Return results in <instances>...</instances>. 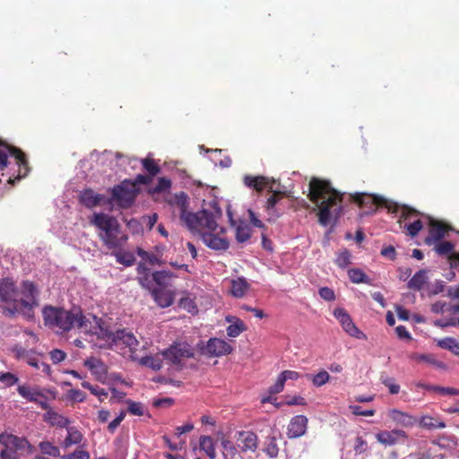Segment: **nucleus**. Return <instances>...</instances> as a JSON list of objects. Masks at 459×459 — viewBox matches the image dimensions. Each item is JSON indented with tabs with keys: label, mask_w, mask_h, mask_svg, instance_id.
<instances>
[{
	"label": "nucleus",
	"mask_w": 459,
	"mask_h": 459,
	"mask_svg": "<svg viewBox=\"0 0 459 459\" xmlns=\"http://www.w3.org/2000/svg\"><path fill=\"white\" fill-rule=\"evenodd\" d=\"M446 232V228L434 221L430 222L429 236L425 238L426 245L431 247L432 245L442 241Z\"/></svg>",
	"instance_id": "4be33fe9"
},
{
	"label": "nucleus",
	"mask_w": 459,
	"mask_h": 459,
	"mask_svg": "<svg viewBox=\"0 0 459 459\" xmlns=\"http://www.w3.org/2000/svg\"><path fill=\"white\" fill-rule=\"evenodd\" d=\"M405 227L408 230L409 235L411 237H415L421 230L423 224L420 220H416L413 222L407 224Z\"/></svg>",
	"instance_id": "864d4df0"
},
{
	"label": "nucleus",
	"mask_w": 459,
	"mask_h": 459,
	"mask_svg": "<svg viewBox=\"0 0 459 459\" xmlns=\"http://www.w3.org/2000/svg\"><path fill=\"white\" fill-rule=\"evenodd\" d=\"M234 439L240 453H255L258 447V437L253 431H237Z\"/></svg>",
	"instance_id": "9d476101"
},
{
	"label": "nucleus",
	"mask_w": 459,
	"mask_h": 459,
	"mask_svg": "<svg viewBox=\"0 0 459 459\" xmlns=\"http://www.w3.org/2000/svg\"><path fill=\"white\" fill-rule=\"evenodd\" d=\"M389 416L394 422L403 427L412 426L415 422V420L412 416L396 409L391 410Z\"/></svg>",
	"instance_id": "c85d7f7f"
},
{
	"label": "nucleus",
	"mask_w": 459,
	"mask_h": 459,
	"mask_svg": "<svg viewBox=\"0 0 459 459\" xmlns=\"http://www.w3.org/2000/svg\"><path fill=\"white\" fill-rule=\"evenodd\" d=\"M400 437L407 438L405 431L402 429L383 430L376 435L377 440L385 446L395 445Z\"/></svg>",
	"instance_id": "412c9836"
},
{
	"label": "nucleus",
	"mask_w": 459,
	"mask_h": 459,
	"mask_svg": "<svg viewBox=\"0 0 459 459\" xmlns=\"http://www.w3.org/2000/svg\"><path fill=\"white\" fill-rule=\"evenodd\" d=\"M248 284L245 279L238 278L232 281L231 284V294L236 298H241L245 295L247 290Z\"/></svg>",
	"instance_id": "58836bf2"
},
{
	"label": "nucleus",
	"mask_w": 459,
	"mask_h": 459,
	"mask_svg": "<svg viewBox=\"0 0 459 459\" xmlns=\"http://www.w3.org/2000/svg\"><path fill=\"white\" fill-rule=\"evenodd\" d=\"M428 281L427 271H418L408 281L407 286L413 290H420Z\"/></svg>",
	"instance_id": "c756f323"
},
{
	"label": "nucleus",
	"mask_w": 459,
	"mask_h": 459,
	"mask_svg": "<svg viewBox=\"0 0 459 459\" xmlns=\"http://www.w3.org/2000/svg\"><path fill=\"white\" fill-rule=\"evenodd\" d=\"M91 223L97 227L100 238L108 249L121 248L127 240V236L123 234L117 220L109 214L103 212L95 213Z\"/></svg>",
	"instance_id": "20e7f679"
},
{
	"label": "nucleus",
	"mask_w": 459,
	"mask_h": 459,
	"mask_svg": "<svg viewBox=\"0 0 459 459\" xmlns=\"http://www.w3.org/2000/svg\"><path fill=\"white\" fill-rule=\"evenodd\" d=\"M319 296L326 300V301H333L335 299V294L334 291L328 287H322L318 290Z\"/></svg>",
	"instance_id": "bf43d9fd"
},
{
	"label": "nucleus",
	"mask_w": 459,
	"mask_h": 459,
	"mask_svg": "<svg viewBox=\"0 0 459 459\" xmlns=\"http://www.w3.org/2000/svg\"><path fill=\"white\" fill-rule=\"evenodd\" d=\"M91 393L97 396L100 402L104 401L105 398L108 397V392L100 387L99 385H93V387L91 390Z\"/></svg>",
	"instance_id": "69168bd1"
},
{
	"label": "nucleus",
	"mask_w": 459,
	"mask_h": 459,
	"mask_svg": "<svg viewBox=\"0 0 459 459\" xmlns=\"http://www.w3.org/2000/svg\"><path fill=\"white\" fill-rule=\"evenodd\" d=\"M420 427L427 429H444L446 428V423L442 420L438 421L435 420L431 416H422L420 420Z\"/></svg>",
	"instance_id": "4c0bfd02"
},
{
	"label": "nucleus",
	"mask_w": 459,
	"mask_h": 459,
	"mask_svg": "<svg viewBox=\"0 0 459 459\" xmlns=\"http://www.w3.org/2000/svg\"><path fill=\"white\" fill-rule=\"evenodd\" d=\"M367 442L361 437H358L356 438V444L354 446V450L357 454H361L367 449Z\"/></svg>",
	"instance_id": "774afa93"
},
{
	"label": "nucleus",
	"mask_w": 459,
	"mask_h": 459,
	"mask_svg": "<svg viewBox=\"0 0 459 459\" xmlns=\"http://www.w3.org/2000/svg\"><path fill=\"white\" fill-rule=\"evenodd\" d=\"M137 253L139 256H141L143 260H145L151 264L160 265L161 264L160 260L157 257V255L152 253H149L143 249H138Z\"/></svg>",
	"instance_id": "603ef678"
},
{
	"label": "nucleus",
	"mask_w": 459,
	"mask_h": 459,
	"mask_svg": "<svg viewBox=\"0 0 459 459\" xmlns=\"http://www.w3.org/2000/svg\"><path fill=\"white\" fill-rule=\"evenodd\" d=\"M10 154L12 156H14L16 160V163L19 167V174L14 179H10V182L13 184L15 180H20L21 178L27 176L29 173V167H28V161L26 160L25 154L22 153L19 149L16 148H11Z\"/></svg>",
	"instance_id": "5701e85b"
},
{
	"label": "nucleus",
	"mask_w": 459,
	"mask_h": 459,
	"mask_svg": "<svg viewBox=\"0 0 459 459\" xmlns=\"http://www.w3.org/2000/svg\"><path fill=\"white\" fill-rule=\"evenodd\" d=\"M333 316L349 335L359 340L366 339L365 333L355 325L350 315L343 308L338 307L334 309Z\"/></svg>",
	"instance_id": "9b49d317"
},
{
	"label": "nucleus",
	"mask_w": 459,
	"mask_h": 459,
	"mask_svg": "<svg viewBox=\"0 0 459 459\" xmlns=\"http://www.w3.org/2000/svg\"><path fill=\"white\" fill-rule=\"evenodd\" d=\"M152 296L157 305L163 308L170 307L174 301L171 293L162 289H153Z\"/></svg>",
	"instance_id": "bb28decb"
},
{
	"label": "nucleus",
	"mask_w": 459,
	"mask_h": 459,
	"mask_svg": "<svg viewBox=\"0 0 459 459\" xmlns=\"http://www.w3.org/2000/svg\"><path fill=\"white\" fill-rule=\"evenodd\" d=\"M203 242L211 249L213 250H227L230 247L229 241L211 232H204L201 234Z\"/></svg>",
	"instance_id": "6ab92c4d"
},
{
	"label": "nucleus",
	"mask_w": 459,
	"mask_h": 459,
	"mask_svg": "<svg viewBox=\"0 0 459 459\" xmlns=\"http://www.w3.org/2000/svg\"><path fill=\"white\" fill-rule=\"evenodd\" d=\"M18 394L29 402H38V398H45V394L39 387H31L27 385H22L17 387Z\"/></svg>",
	"instance_id": "393cba45"
},
{
	"label": "nucleus",
	"mask_w": 459,
	"mask_h": 459,
	"mask_svg": "<svg viewBox=\"0 0 459 459\" xmlns=\"http://www.w3.org/2000/svg\"><path fill=\"white\" fill-rule=\"evenodd\" d=\"M221 445L222 448L221 453L223 459H235L236 455L240 453L238 447L237 446V443H234L230 439L222 438Z\"/></svg>",
	"instance_id": "7c9ffc66"
},
{
	"label": "nucleus",
	"mask_w": 459,
	"mask_h": 459,
	"mask_svg": "<svg viewBox=\"0 0 459 459\" xmlns=\"http://www.w3.org/2000/svg\"><path fill=\"white\" fill-rule=\"evenodd\" d=\"M382 383L389 389L390 394H396L400 391V385L390 377L382 378Z\"/></svg>",
	"instance_id": "052dcab7"
},
{
	"label": "nucleus",
	"mask_w": 459,
	"mask_h": 459,
	"mask_svg": "<svg viewBox=\"0 0 459 459\" xmlns=\"http://www.w3.org/2000/svg\"><path fill=\"white\" fill-rule=\"evenodd\" d=\"M353 202L357 203L360 207L368 209V212H374L376 206L382 204L384 199L377 195H373L366 193H355L351 195Z\"/></svg>",
	"instance_id": "2eb2a0df"
},
{
	"label": "nucleus",
	"mask_w": 459,
	"mask_h": 459,
	"mask_svg": "<svg viewBox=\"0 0 459 459\" xmlns=\"http://www.w3.org/2000/svg\"><path fill=\"white\" fill-rule=\"evenodd\" d=\"M42 316L45 325L62 332H68L74 326L87 332V323H91L81 310L69 311L53 306H45L42 309Z\"/></svg>",
	"instance_id": "7ed1b4c3"
},
{
	"label": "nucleus",
	"mask_w": 459,
	"mask_h": 459,
	"mask_svg": "<svg viewBox=\"0 0 459 459\" xmlns=\"http://www.w3.org/2000/svg\"><path fill=\"white\" fill-rule=\"evenodd\" d=\"M350 409L354 415L359 416H373L375 414V410H362L359 405H351Z\"/></svg>",
	"instance_id": "680f3d73"
},
{
	"label": "nucleus",
	"mask_w": 459,
	"mask_h": 459,
	"mask_svg": "<svg viewBox=\"0 0 459 459\" xmlns=\"http://www.w3.org/2000/svg\"><path fill=\"white\" fill-rule=\"evenodd\" d=\"M170 186H171L170 179H169L167 178H160L156 186L154 187V192L161 193V192L169 190L170 188Z\"/></svg>",
	"instance_id": "5fc2aeb1"
},
{
	"label": "nucleus",
	"mask_w": 459,
	"mask_h": 459,
	"mask_svg": "<svg viewBox=\"0 0 459 459\" xmlns=\"http://www.w3.org/2000/svg\"><path fill=\"white\" fill-rule=\"evenodd\" d=\"M1 459H19L18 452L11 447H4L0 453Z\"/></svg>",
	"instance_id": "e2e57ef3"
},
{
	"label": "nucleus",
	"mask_w": 459,
	"mask_h": 459,
	"mask_svg": "<svg viewBox=\"0 0 459 459\" xmlns=\"http://www.w3.org/2000/svg\"><path fill=\"white\" fill-rule=\"evenodd\" d=\"M0 445L4 447H11L18 450H25L30 447L29 441L25 437L14 436L13 434L2 433L0 434Z\"/></svg>",
	"instance_id": "4468645a"
},
{
	"label": "nucleus",
	"mask_w": 459,
	"mask_h": 459,
	"mask_svg": "<svg viewBox=\"0 0 459 459\" xmlns=\"http://www.w3.org/2000/svg\"><path fill=\"white\" fill-rule=\"evenodd\" d=\"M175 204L179 208L180 220L191 231H200L201 229H207L211 231L216 230L217 220L222 212L218 203L212 201L209 208H204L198 212H187L189 198L185 192L175 195Z\"/></svg>",
	"instance_id": "f03ea898"
},
{
	"label": "nucleus",
	"mask_w": 459,
	"mask_h": 459,
	"mask_svg": "<svg viewBox=\"0 0 459 459\" xmlns=\"http://www.w3.org/2000/svg\"><path fill=\"white\" fill-rule=\"evenodd\" d=\"M437 345L442 349L451 351L455 355H459V342L453 337H446L439 340Z\"/></svg>",
	"instance_id": "e433bc0d"
},
{
	"label": "nucleus",
	"mask_w": 459,
	"mask_h": 459,
	"mask_svg": "<svg viewBox=\"0 0 459 459\" xmlns=\"http://www.w3.org/2000/svg\"><path fill=\"white\" fill-rule=\"evenodd\" d=\"M139 363L142 366L152 368L154 371H158L162 368V359L158 356H144L139 359Z\"/></svg>",
	"instance_id": "f704fd0d"
},
{
	"label": "nucleus",
	"mask_w": 459,
	"mask_h": 459,
	"mask_svg": "<svg viewBox=\"0 0 459 459\" xmlns=\"http://www.w3.org/2000/svg\"><path fill=\"white\" fill-rule=\"evenodd\" d=\"M348 275L351 282L353 283H367L370 284V278L359 268H351L348 271Z\"/></svg>",
	"instance_id": "c9c22d12"
},
{
	"label": "nucleus",
	"mask_w": 459,
	"mask_h": 459,
	"mask_svg": "<svg viewBox=\"0 0 459 459\" xmlns=\"http://www.w3.org/2000/svg\"><path fill=\"white\" fill-rule=\"evenodd\" d=\"M307 428V418L304 415L293 417L288 426L287 435L289 438H297L303 436Z\"/></svg>",
	"instance_id": "dca6fc26"
},
{
	"label": "nucleus",
	"mask_w": 459,
	"mask_h": 459,
	"mask_svg": "<svg viewBox=\"0 0 459 459\" xmlns=\"http://www.w3.org/2000/svg\"><path fill=\"white\" fill-rule=\"evenodd\" d=\"M432 246L438 255H451L452 267L459 270V252H453V243L449 241H439Z\"/></svg>",
	"instance_id": "a211bd4d"
},
{
	"label": "nucleus",
	"mask_w": 459,
	"mask_h": 459,
	"mask_svg": "<svg viewBox=\"0 0 459 459\" xmlns=\"http://www.w3.org/2000/svg\"><path fill=\"white\" fill-rule=\"evenodd\" d=\"M128 404V412L135 415V416H142L144 413L143 406L141 403L134 402L132 400H128L126 402Z\"/></svg>",
	"instance_id": "8fccbe9b"
},
{
	"label": "nucleus",
	"mask_w": 459,
	"mask_h": 459,
	"mask_svg": "<svg viewBox=\"0 0 459 459\" xmlns=\"http://www.w3.org/2000/svg\"><path fill=\"white\" fill-rule=\"evenodd\" d=\"M163 358L176 366H182L186 359L193 358L195 355L194 348L186 342H174L169 348L161 351Z\"/></svg>",
	"instance_id": "0eeeda50"
},
{
	"label": "nucleus",
	"mask_w": 459,
	"mask_h": 459,
	"mask_svg": "<svg viewBox=\"0 0 459 459\" xmlns=\"http://www.w3.org/2000/svg\"><path fill=\"white\" fill-rule=\"evenodd\" d=\"M338 195L329 181L314 177L308 184L307 196L316 205L318 222L324 227L336 221L341 216L342 207L336 202Z\"/></svg>",
	"instance_id": "f257e3e1"
},
{
	"label": "nucleus",
	"mask_w": 459,
	"mask_h": 459,
	"mask_svg": "<svg viewBox=\"0 0 459 459\" xmlns=\"http://www.w3.org/2000/svg\"><path fill=\"white\" fill-rule=\"evenodd\" d=\"M263 452L271 458L276 457L278 455L279 448L276 437L271 435L266 437L264 442Z\"/></svg>",
	"instance_id": "72a5a7b5"
},
{
	"label": "nucleus",
	"mask_w": 459,
	"mask_h": 459,
	"mask_svg": "<svg viewBox=\"0 0 459 459\" xmlns=\"http://www.w3.org/2000/svg\"><path fill=\"white\" fill-rule=\"evenodd\" d=\"M251 237V230L248 226H238L236 230V239L238 243H244Z\"/></svg>",
	"instance_id": "de8ad7c7"
},
{
	"label": "nucleus",
	"mask_w": 459,
	"mask_h": 459,
	"mask_svg": "<svg viewBox=\"0 0 459 459\" xmlns=\"http://www.w3.org/2000/svg\"><path fill=\"white\" fill-rule=\"evenodd\" d=\"M226 321L230 323L227 327V334L230 337H238L241 333L246 331L247 327L242 320L233 316H227Z\"/></svg>",
	"instance_id": "a878e982"
},
{
	"label": "nucleus",
	"mask_w": 459,
	"mask_h": 459,
	"mask_svg": "<svg viewBox=\"0 0 459 459\" xmlns=\"http://www.w3.org/2000/svg\"><path fill=\"white\" fill-rule=\"evenodd\" d=\"M142 164L143 168L149 172L151 177L156 176L160 171V167L157 164H155L153 160L143 159L142 160Z\"/></svg>",
	"instance_id": "09e8293b"
},
{
	"label": "nucleus",
	"mask_w": 459,
	"mask_h": 459,
	"mask_svg": "<svg viewBox=\"0 0 459 459\" xmlns=\"http://www.w3.org/2000/svg\"><path fill=\"white\" fill-rule=\"evenodd\" d=\"M351 254L349 250L344 249L337 255L335 264L342 269L346 268L351 263Z\"/></svg>",
	"instance_id": "a18cd8bd"
},
{
	"label": "nucleus",
	"mask_w": 459,
	"mask_h": 459,
	"mask_svg": "<svg viewBox=\"0 0 459 459\" xmlns=\"http://www.w3.org/2000/svg\"><path fill=\"white\" fill-rule=\"evenodd\" d=\"M284 385H285V382L283 381L281 376L279 375L275 384L269 387L268 393L271 394H279L283 390Z\"/></svg>",
	"instance_id": "4d7b16f0"
},
{
	"label": "nucleus",
	"mask_w": 459,
	"mask_h": 459,
	"mask_svg": "<svg viewBox=\"0 0 459 459\" xmlns=\"http://www.w3.org/2000/svg\"><path fill=\"white\" fill-rule=\"evenodd\" d=\"M67 436L62 443V446L68 448L73 445H78L82 439V433L77 430L74 427H67Z\"/></svg>",
	"instance_id": "473e14b6"
},
{
	"label": "nucleus",
	"mask_w": 459,
	"mask_h": 459,
	"mask_svg": "<svg viewBox=\"0 0 459 459\" xmlns=\"http://www.w3.org/2000/svg\"><path fill=\"white\" fill-rule=\"evenodd\" d=\"M18 382L19 377L16 375L11 372L0 373V383L3 384L4 387H11Z\"/></svg>",
	"instance_id": "49530a36"
},
{
	"label": "nucleus",
	"mask_w": 459,
	"mask_h": 459,
	"mask_svg": "<svg viewBox=\"0 0 459 459\" xmlns=\"http://www.w3.org/2000/svg\"><path fill=\"white\" fill-rule=\"evenodd\" d=\"M200 449L204 451L210 459L216 458L214 442L210 436H201L199 439Z\"/></svg>",
	"instance_id": "2f4dec72"
},
{
	"label": "nucleus",
	"mask_w": 459,
	"mask_h": 459,
	"mask_svg": "<svg viewBox=\"0 0 459 459\" xmlns=\"http://www.w3.org/2000/svg\"><path fill=\"white\" fill-rule=\"evenodd\" d=\"M44 420L48 421L51 426L58 428H67L70 424V420L52 410H48L44 414Z\"/></svg>",
	"instance_id": "cd10ccee"
},
{
	"label": "nucleus",
	"mask_w": 459,
	"mask_h": 459,
	"mask_svg": "<svg viewBox=\"0 0 459 459\" xmlns=\"http://www.w3.org/2000/svg\"><path fill=\"white\" fill-rule=\"evenodd\" d=\"M381 255L386 257L392 261L396 258V251L393 246L384 247L380 252Z\"/></svg>",
	"instance_id": "0e129e2a"
},
{
	"label": "nucleus",
	"mask_w": 459,
	"mask_h": 459,
	"mask_svg": "<svg viewBox=\"0 0 459 459\" xmlns=\"http://www.w3.org/2000/svg\"><path fill=\"white\" fill-rule=\"evenodd\" d=\"M22 298L19 299V313H22L30 316L33 307L38 306V290L34 283L29 281H23L22 286Z\"/></svg>",
	"instance_id": "6e6552de"
},
{
	"label": "nucleus",
	"mask_w": 459,
	"mask_h": 459,
	"mask_svg": "<svg viewBox=\"0 0 459 459\" xmlns=\"http://www.w3.org/2000/svg\"><path fill=\"white\" fill-rule=\"evenodd\" d=\"M233 348L225 340L220 338H210L201 352L208 357H221L231 353Z\"/></svg>",
	"instance_id": "1a4fd4ad"
},
{
	"label": "nucleus",
	"mask_w": 459,
	"mask_h": 459,
	"mask_svg": "<svg viewBox=\"0 0 459 459\" xmlns=\"http://www.w3.org/2000/svg\"><path fill=\"white\" fill-rule=\"evenodd\" d=\"M280 193L273 194L268 197L266 201V210L270 216V220H274L279 217L280 213L276 211V204L280 200Z\"/></svg>",
	"instance_id": "ea45409f"
},
{
	"label": "nucleus",
	"mask_w": 459,
	"mask_h": 459,
	"mask_svg": "<svg viewBox=\"0 0 459 459\" xmlns=\"http://www.w3.org/2000/svg\"><path fill=\"white\" fill-rule=\"evenodd\" d=\"M14 359L25 361L30 367L39 369V362L36 355L38 354L34 349H26L21 344H14L11 348Z\"/></svg>",
	"instance_id": "ddd939ff"
},
{
	"label": "nucleus",
	"mask_w": 459,
	"mask_h": 459,
	"mask_svg": "<svg viewBox=\"0 0 459 459\" xmlns=\"http://www.w3.org/2000/svg\"><path fill=\"white\" fill-rule=\"evenodd\" d=\"M91 317L95 324L91 331L97 335L99 340L105 342L103 347L111 348L115 345L117 338L116 332L108 330V328L104 325L101 318H99L96 316H91Z\"/></svg>",
	"instance_id": "f8f14e48"
},
{
	"label": "nucleus",
	"mask_w": 459,
	"mask_h": 459,
	"mask_svg": "<svg viewBox=\"0 0 459 459\" xmlns=\"http://www.w3.org/2000/svg\"><path fill=\"white\" fill-rule=\"evenodd\" d=\"M79 200L87 208H93L102 203H107L105 195L95 193L92 189L87 188L80 193Z\"/></svg>",
	"instance_id": "f3484780"
},
{
	"label": "nucleus",
	"mask_w": 459,
	"mask_h": 459,
	"mask_svg": "<svg viewBox=\"0 0 459 459\" xmlns=\"http://www.w3.org/2000/svg\"><path fill=\"white\" fill-rule=\"evenodd\" d=\"M274 180H271L268 178L263 176L252 177L246 175L244 177V184L249 188H254L256 191H263L264 188H269V191H273V184Z\"/></svg>",
	"instance_id": "aec40b11"
},
{
	"label": "nucleus",
	"mask_w": 459,
	"mask_h": 459,
	"mask_svg": "<svg viewBox=\"0 0 459 459\" xmlns=\"http://www.w3.org/2000/svg\"><path fill=\"white\" fill-rule=\"evenodd\" d=\"M174 276L175 274L173 273L166 270L156 271L152 275V281L160 286H166L167 280Z\"/></svg>",
	"instance_id": "c03bdc74"
},
{
	"label": "nucleus",
	"mask_w": 459,
	"mask_h": 459,
	"mask_svg": "<svg viewBox=\"0 0 459 459\" xmlns=\"http://www.w3.org/2000/svg\"><path fill=\"white\" fill-rule=\"evenodd\" d=\"M118 264H121L125 266H131L134 264L135 261L134 255L130 252H114L112 254Z\"/></svg>",
	"instance_id": "79ce46f5"
},
{
	"label": "nucleus",
	"mask_w": 459,
	"mask_h": 459,
	"mask_svg": "<svg viewBox=\"0 0 459 459\" xmlns=\"http://www.w3.org/2000/svg\"><path fill=\"white\" fill-rule=\"evenodd\" d=\"M111 198L107 200V204L115 202L121 208H129L134 204L137 189L132 181L126 179L120 184L111 188Z\"/></svg>",
	"instance_id": "423d86ee"
},
{
	"label": "nucleus",
	"mask_w": 459,
	"mask_h": 459,
	"mask_svg": "<svg viewBox=\"0 0 459 459\" xmlns=\"http://www.w3.org/2000/svg\"><path fill=\"white\" fill-rule=\"evenodd\" d=\"M307 377L312 381L313 385L316 387L323 386L330 379V375L325 370H321L316 375H307Z\"/></svg>",
	"instance_id": "a19ab883"
},
{
	"label": "nucleus",
	"mask_w": 459,
	"mask_h": 459,
	"mask_svg": "<svg viewBox=\"0 0 459 459\" xmlns=\"http://www.w3.org/2000/svg\"><path fill=\"white\" fill-rule=\"evenodd\" d=\"M50 359L54 364L62 362L66 358V353L61 350L54 349L49 353Z\"/></svg>",
	"instance_id": "13d9d810"
},
{
	"label": "nucleus",
	"mask_w": 459,
	"mask_h": 459,
	"mask_svg": "<svg viewBox=\"0 0 459 459\" xmlns=\"http://www.w3.org/2000/svg\"><path fill=\"white\" fill-rule=\"evenodd\" d=\"M280 375L284 382L287 380H297L300 377V374L293 370H283Z\"/></svg>",
	"instance_id": "338daca9"
},
{
	"label": "nucleus",
	"mask_w": 459,
	"mask_h": 459,
	"mask_svg": "<svg viewBox=\"0 0 459 459\" xmlns=\"http://www.w3.org/2000/svg\"><path fill=\"white\" fill-rule=\"evenodd\" d=\"M19 292L15 282L11 278L0 280V301L5 303L3 314L13 317L20 311Z\"/></svg>",
	"instance_id": "39448f33"
},
{
	"label": "nucleus",
	"mask_w": 459,
	"mask_h": 459,
	"mask_svg": "<svg viewBox=\"0 0 459 459\" xmlns=\"http://www.w3.org/2000/svg\"><path fill=\"white\" fill-rule=\"evenodd\" d=\"M116 335L117 338L115 345L122 343L126 347H128L132 351L136 350L139 342L132 332L126 331V329H118L116 331Z\"/></svg>",
	"instance_id": "b1692460"
},
{
	"label": "nucleus",
	"mask_w": 459,
	"mask_h": 459,
	"mask_svg": "<svg viewBox=\"0 0 459 459\" xmlns=\"http://www.w3.org/2000/svg\"><path fill=\"white\" fill-rule=\"evenodd\" d=\"M179 306L189 313L195 314L197 312V307L195 301L188 297L182 298L179 300Z\"/></svg>",
	"instance_id": "3c124183"
},
{
	"label": "nucleus",
	"mask_w": 459,
	"mask_h": 459,
	"mask_svg": "<svg viewBox=\"0 0 459 459\" xmlns=\"http://www.w3.org/2000/svg\"><path fill=\"white\" fill-rule=\"evenodd\" d=\"M39 448L44 455L57 457L60 455L59 448L48 441L40 442L39 444Z\"/></svg>",
	"instance_id": "37998d69"
},
{
	"label": "nucleus",
	"mask_w": 459,
	"mask_h": 459,
	"mask_svg": "<svg viewBox=\"0 0 459 459\" xmlns=\"http://www.w3.org/2000/svg\"><path fill=\"white\" fill-rule=\"evenodd\" d=\"M67 396L69 399L79 403H82L86 399L85 394L79 389L69 390L67 393Z\"/></svg>",
	"instance_id": "6e6d98bb"
}]
</instances>
